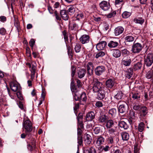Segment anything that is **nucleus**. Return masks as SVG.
<instances>
[{
	"label": "nucleus",
	"mask_w": 153,
	"mask_h": 153,
	"mask_svg": "<svg viewBox=\"0 0 153 153\" xmlns=\"http://www.w3.org/2000/svg\"><path fill=\"white\" fill-rule=\"evenodd\" d=\"M91 86L88 88L92 90L94 93H98L97 98L99 100L103 99L105 97L106 92L105 87L102 82H100L96 78H94L91 83Z\"/></svg>",
	"instance_id": "obj_1"
},
{
	"label": "nucleus",
	"mask_w": 153,
	"mask_h": 153,
	"mask_svg": "<svg viewBox=\"0 0 153 153\" xmlns=\"http://www.w3.org/2000/svg\"><path fill=\"white\" fill-rule=\"evenodd\" d=\"M32 125L31 122L29 120H26L24 121L23 123V130L25 129V132L26 134L30 135V132L32 130Z\"/></svg>",
	"instance_id": "obj_2"
},
{
	"label": "nucleus",
	"mask_w": 153,
	"mask_h": 153,
	"mask_svg": "<svg viewBox=\"0 0 153 153\" xmlns=\"http://www.w3.org/2000/svg\"><path fill=\"white\" fill-rule=\"evenodd\" d=\"M119 104L118 111L119 112L125 114L128 112V106L126 102L123 101L122 102H120Z\"/></svg>",
	"instance_id": "obj_3"
},
{
	"label": "nucleus",
	"mask_w": 153,
	"mask_h": 153,
	"mask_svg": "<svg viewBox=\"0 0 153 153\" xmlns=\"http://www.w3.org/2000/svg\"><path fill=\"white\" fill-rule=\"evenodd\" d=\"M153 62V55L151 53L148 54L144 59V63L147 66H150Z\"/></svg>",
	"instance_id": "obj_4"
},
{
	"label": "nucleus",
	"mask_w": 153,
	"mask_h": 153,
	"mask_svg": "<svg viewBox=\"0 0 153 153\" xmlns=\"http://www.w3.org/2000/svg\"><path fill=\"white\" fill-rule=\"evenodd\" d=\"M142 48V46L140 43H137L134 44L132 46L131 51L134 53H138L140 52Z\"/></svg>",
	"instance_id": "obj_5"
},
{
	"label": "nucleus",
	"mask_w": 153,
	"mask_h": 153,
	"mask_svg": "<svg viewBox=\"0 0 153 153\" xmlns=\"http://www.w3.org/2000/svg\"><path fill=\"white\" fill-rule=\"evenodd\" d=\"M94 65L93 63L89 62L87 64L86 68L87 74L89 76H91L94 74Z\"/></svg>",
	"instance_id": "obj_6"
},
{
	"label": "nucleus",
	"mask_w": 153,
	"mask_h": 153,
	"mask_svg": "<svg viewBox=\"0 0 153 153\" xmlns=\"http://www.w3.org/2000/svg\"><path fill=\"white\" fill-rule=\"evenodd\" d=\"M10 86L11 90L14 92L19 91L21 89L20 85L16 82H10Z\"/></svg>",
	"instance_id": "obj_7"
},
{
	"label": "nucleus",
	"mask_w": 153,
	"mask_h": 153,
	"mask_svg": "<svg viewBox=\"0 0 153 153\" xmlns=\"http://www.w3.org/2000/svg\"><path fill=\"white\" fill-rule=\"evenodd\" d=\"M105 71V68L102 65L97 67L94 70L95 74L97 76H100Z\"/></svg>",
	"instance_id": "obj_8"
},
{
	"label": "nucleus",
	"mask_w": 153,
	"mask_h": 153,
	"mask_svg": "<svg viewBox=\"0 0 153 153\" xmlns=\"http://www.w3.org/2000/svg\"><path fill=\"white\" fill-rule=\"evenodd\" d=\"M100 6L101 9L104 11L108 10L110 7L109 4L105 1H102L100 4Z\"/></svg>",
	"instance_id": "obj_9"
},
{
	"label": "nucleus",
	"mask_w": 153,
	"mask_h": 153,
	"mask_svg": "<svg viewBox=\"0 0 153 153\" xmlns=\"http://www.w3.org/2000/svg\"><path fill=\"white\" fill-rule=\"evenodd\" d=\"M117 129L116 127L109 128L107 131L104 134V135H107L115 137V133L117 132Z\"/></svg>",
	"instance_id": "obj_10"
},
{
	"label": "nucleus",
	"mask_w": 153,
	"mask_h": 153,
	"mask_svg": "<svg viewBox=\"0 0 153 153\" xmlns=\"http://www.w3.org/2000/svg\"><path fill=\"white\" fill-rule=\"evenodd\" d=\"M105 138L101 136L97 137L96 139V143L97 146H99L103 144L105 142Z\"/></svg>",
	"instance_id": "obj_11"
},
{
	"label": "nucleus",
	"mask_w": 153,
	"mask_h": 153,
	"mask_svg": "<svg viewBox=\"0 0 153 153\" xmlns=\"http://www.w3.org/2000/svg\"><path fill=\"white\" fill-rule=\"evenodd\" d=\"M95 114L93 111L88 112L86 115V120L87 121H90L93 120L95 117Z\"/></svg>",
	"instance_id": "obj_12"
},
{
	"label": "nucleus",
	"mask_w": 153,
	"mask_h": 153,
	"mask_svg": "<svg viewBox=\"0 0 153 153\" xmlns=\"http://www.w3.org/2000/svg\"><path fill=\"white\" fill-rule=\"evenodd\" d=\"M106 42L105 41H102L98 43L96 45V48L98 51L103 50L106 45Z\"/></svg>",
	"instance_id": "obj_13"
},
{
	"label": "nucleus",
	"mask_w": 153,
	"mask_h": 153,
	"mask_svg": "<svg viewBox=\"0 0 153 153\" xmlns=\"http://www.w3.org/2000/svg\"><path fill=\"white\" fill-rule=\"evenodd\" d=\"M131 63V59H126L123 57L121 63L122 65L127 67L130 66Z\"/></svg>",
	"instance_id": "obj_14"
},
{
	"label": "nucleus",
	"mask_w": 153,
	"mask_h": 153,
	"mask_svg": "<svg viewBox=\"0 0 153 153\" xmlns=\"http://www.w3.org/2000/svg\"><path fill=\"white\" fill-rule=\"evenodd\" d=\"M79 40L82 44L87 43L89 42V37L87 35H84L80 38Z\"/></svg>",
	"instance_id": "obj_15"
},
{
	"label": "nucleus",
	"mask_w": 153,
	"mask_h": 153,
	"mask_svg": "<svg viewBox=\"0 0 153 153\" xmlns=\"http://www.w3.org/2000/svg\"><path fill=\"white\" fill-rule=\"evenodd\" d=\"M144 124L143 122H141L139 124L138 126L135 127V131L137 133L138 131L141 132L144 130Z\"/></svg>",
	"instance_id": "obj_16"
},
{
	"label": "nucleus",
	"mask_w": 153,
	"mask_h": 153,
	"mask_svg": "<svg viewBox=\"0 0 153 153\" xmlns=\"http://www.w3.org/2000/svg\"><path fill=\"white\" fill-rule=\"evenodd\" d=\"M86 72V70L85 69L80 68L77 73L78 77L80 79L83 77L85 75Z\"/></svg>",
	"instance_id": "obj_17"
},
{
	"label": "nucleus",
	"mask_w": 153,
	"mask_h": 153,
	"mask_svg": "<svg viewBox=\"0 0 153 153\" xmlns=\"http://www.w3.org/2000/svg\"><path fill=\"white\" fill-rule=\"evenodd\" d=\"M124 29L121 26L116 27L114 30V33L116 36H117L122 34L123 32Z\"/></svg>",
	"instance_id": "obj_18"
},
{
	"label": "nucleus",
	"mask_w": 153,
	"mask_h": 153,
	"mask_svg": "<svg viewBox=\"0 0 153 153\" xmlns=\"http://www.w3.org/2000/svg\"><path fill=\"white\" fill-rule=\"evenodd\" d=\"M60 15L63 20H68L69 16L66 10H61L60 11Z\"/></svg>",
	"instance_id": "obj_19"
},
{
	"label": "nucleus",
	"mask_w": 153,
	"mask_h": 153,
	"mask_svg": "<svg viewBox=\"0 0 153 153\" xmlns=\"http://www.w3.org/2000/svg\"><path fill=\"white\" fill-rule=\"evenodd\" d=\"M140 115L145 116L148 113L147 108L145 106H141L139 111Z\"/></svg>",
	"instance_id": "obj_20"
},
{
	"label": "nucleus",
	"mask_w": 153,
	"mask_h": 153,
	"mask_svg": "<svg viewBox=\"0 0 153 153\" xmlns=\"http://www.w3.org/2000/svg\"><path fill=\"white\" fill-rule=\"evenodd\" d=\"M104 136L106 139V140L108 144H112L114 143V136H108V135H104Z\"/></svg>",
	"instance_id": "obj_21"
},
{
	"label": "nucleus",
	"mask_w": 153,
	"mask_h": 153,
	"mask_svg": "<svg viewBox=\"0 0 153 153\" xmlns=\"http://www.w3.org/2000/svg\"><path fill=\"white\" fill-rule=\"evenodd\" d=\"M84 141L87 145H89L91 143V138L89 135L87 134L84 136Z\"/></svg>",
	"instance_id": "obj_22"
},
{
	"label": "nucleus",
	"mask_w": 153,
	"mask_h": 153,
	"mask_svg": "<svg viewBox=\"0 0 153 153\" xmlns=\"http://www.w3.org/2000/svg\"><path fill=\"white\" fill-rule=\"evenodd\" d=\"M107 117L105 115H102L100 116L98 118V121L99 123L105 124L107 120Z\"/></svg>",
	"instance_id": "obj_23"
},
{
	"label": "nucleus",
	"mask_w": 153,
	"mask_h": 153,
	"mask_svg": "<svg viewBox=\"0 0 153 153\" xmlns=\"http://www.w3.org/2000/svg\"><path fill=\"white\" fill-rule=\"evenodd\" d=\"M133 69L130 68H128L126 71V77L128 79L130 78L132 76L133 74Z\"/></svg>",
	"instance_id": "obj_24"
},
{
	"label": "nucleus",
	"mask_w": 153,
	"mask_h": 153,
	"mask_svg": "<svg viewBox=\"0 0 153 153\" xmlns=\"http://www.w3.org/2000/svg\"><path fill=\"white\" fill-rule=\"evenodd\" d=\"M77 120L78 121V128H83V124L82 121V117L79 115L77 117Z\"/></svg>",
	"instance_id": "obj_25"
},
{
	"label": "nucleus",
	"mask_w": 153,
	"mask_h": 153,
	"mask_svg": "<svg viewBox=\"0 0 153 153\" xmlns=\"http://www.w3.org/2000/svg\"><path fill=\"white\" fill-rule=\"evenodd\" d=\"M112 52L113 56L115 58H118L121 56V52L118 49L113 50Z\"/></svg>",
	"instance_id": "obj_26"
},
{
	"label": "nucleus",
	"mask_w": 153,
	"mask_h": 153,
	"mask_svg": "<svg viewBox=\"0 0 153 153\" xmlns=\"http://www.w3.org/2000/svg\"><path fill=\"white\" fill-rule=\"evenodd\" d=\"M118 45V42L113 41H110L108 44V46L110 48H112L117 47Z\"/></svg>",
	"instance_id": "obj_27"
},
{
	"label": "nucleus",
	"mask_w": 153,
	"mask_h": 153,
	"mask_svg": "<svg viewBox=\"0 0 153 153\" xmlns=\"http://www.w3.org/2000/svg\"><path fill=\"white\" fill-rule=\"evenodd\" d=\"M146 76L148 79H150L153 78V68H152L151 70L147 72ZM152 82L153 83V79H152Z\"/></svg>",
	"instance_id": "obj_28"
},
{
	"label": "nucleus",
	"mask_w": 153,
	"mask_h": 153,
	"mask_svg": "<svg viewBox=\"0 0 153 153\" xmlns=\"http://www.w3.org/2000/svg\"><path fill=\"white\" fill-rule=\"evenodd\" d=\"M142 64L141 62H138L134 65L133 69L134 71L139 70L142 67Z\"/></svg>",
	"instance_id": "obj_29"
},
{
	"label": "nucleus",
	"mask_w": 153,
	"mask_h": 153,
	"mask_svg": "<svg viewBox=\"0 0 153 153\" xmlns=\"http://www.w3.org/2000/svg\"><path fill=\"white\" fill-rule=\"evenodd\" d=\"M105 84L107 87L111 88L114 86V83L113 81L111 79H108L106 81Z\"/></svg>",
	"instance_id": "obj_30"
},
{
	"label": "nucleus",
	"mask_w": 153,
	"mask_h": 153,
	"mask_svg": "<svg viewBox=\"0 0 153 153\" xmlns=\"http://www.w3.org/2000/svg\"><path fill=\"white\" fill-rule=\"evenodd\" d=\"M87 100V97L85 93H82L80 95L79 98V101L80 102H83L84 103L86 102Z\"/></svg>",
	"instance_id": "obj_31"
},
{
	"label": "nucleus",
	"mask_w": 153,
	"mask_h": 153,
	"mask_svg": "<svg viewBox=\"0 0 153 153\" xmlns=\"http://www.w3.org/2000/svg\"><path fill=\"white\" fill-rule=\"evenodd\" d=\"M132 97L134 100H139L140 98V93L138 91H136L134 93H132Z\"/></svg>",
	"instance_id": "obj_32"
},
{
	"label": "nucleus",
	"mask_w": 153,
	"mask_h": 153,
	"mask_svg": "<svg viewBox=\"0 0 153 153\" xmlns=\"http://www.w3.org/2000/svg\"><path fill=\"white\" fill-rule=\"evenodd\" d=\"M105 126L107 128H111L114 125V122L112 120H110L106 122Z\"/></svg>",
	"instance_id": "obj_33"
},
{
	"label": "nucleus",
	"mask_w": 153,
	"mask_h": 153,
	"mask_svg": "<svg viewBox=\"0 0 153 153\" xmlns=\"http://www.w3.org/2000/svg\"><path fill=\"white\" fill-rule=\"evenodd\" d=\"M122 140L124 141H127L129 138L128 134L126 132H123L121 134Z\"/></svg>",
	"instance_id": "obj_34"
},
{
	"label": "nucleus",
	"mask_w": 153,
	"mask_h": 153,
	"mask_svg": "<svg viewBox=\"0 0 153 153\" xmlns=\"http://www.w3.org/2000/svg\"><path fill=\"white\" fill-rule=\"evenodd\" d=\"M118 125L120 127L123 128L125 129H127L128 128V125L126 122L123 121L119 122Z\"/></svg>",
	"instance_id": "obj_35"
},
{
	"label": "nucleus",
	"mask_w": 153,
	"mask_h": 153,
	"mask_svg": "<svg viewBox=\"0 0 153 153\" xmlns=\"http://www.w3.org/2000/svg\"><path fill=\"white\" fill-rule=\"evenodd\" d=\"M134 21L136 23H138L142 25L144 22V20L141 18H135L134 19Z\"/></svg>",
	"instance_id": "obj_36"
},
{
	"label": "nucleus",
	"mask_w": 153,
	"mask_h": 153,
	"mask_svg": "<svg viewBox=\"0 0 153 153\" xmlns=\"http://www.w3.org/2000/svg\"><path fill=\"white\" fill-rule=\"evenodd\" d=\"M123 3V0H115V5L117 7H121Z\"/></svg>",
	"instance_id": "obj_37"
},
{
	"label": "nucleus",
	"mask_w": 153,
	"mask_h": 153,
	"mask_svg": "<svg viewBox=\"0 0 153 153\" xmlns=\"http://www.w3.org/2000/svg\"><path fill=\"white\" fill-rule=\"evenodd\" d=\"M84 153H96V151L94 147H91L89 149L85 150Z\"/></svg>",
	"instance_id": "obj_38"
},
{
	"label": "nucleus",
	"mask_w": 153,
	"mask_h": 153,
	"mask_svg": "<svg viewBox=\"0 0 153 153\" xmlns=\"http://www.w3.org/2000/svg\"><path fill=\"white\" fill-rule=\"evenodd\" d=\"M123 96V93L121 91H119L115 95L114 98L117 100L121 99Z\"/></svg>",
	"instance_id": "obj_39"
},
{
	"label": "nucleus",
	"mask_w": 153,
	"mask_h": 153,
	"mask_svg": "<svg viewBox=\"0 0 153 153\" xmlns=\"http://www.w3.org/2000/svg\"><path fill=\"white\" fill-rule=\"evenodd\" d=\"M105 54V52L103 51H100L97 52L95 58L98 59L104 56Z\"/></svg>",
	"instance_id": "obj_40"
},
{
	"label": "nucleus",
	"mask_w": 153,
	"mask_h": 153,
	"mask_svg": "<svg viewBox=\"0 0 153 153\" xmlns=\"http://www.w3.org/2000/svg\"><path fill=\"white\" fill-rule=\"evenodd\" d=\"M108 113L112 117H114L116 114V110L114 108L111 109L109 110Z\"/></svg>",
	"instance_id": "obj_41"
},
{
	"label": "nucleus",
	"mask_w": 153,
	"mask_h": 153,
	"mask_svg": "<svg viewBox=\"0 0 153 153\" xmlns=\"http://www.w3.org/2000/svg\"><path fill=\"white\" fill-rule=\"evenodd\" d=\"M15 21L14 26L16 27L17 31L19 32L20 30L19 22L17 20H16L15 19Z\"/></svg>",
	"instance_id": "obj_42"
},
{
	"label": "nucleus",
	"mask_w": 153,
	"mask_h": 153,
	"mask_svg": "<svg viewBox=\"0 0 153 153\" xmlns=\"http://www.w3.org/2000/svg\"><path fill=\"white\" fill-rule=\"evenodd\" d=\"M129 115L130 117L132 119H135L137 118L135 112L133 110L130 111Z\"/></svg>",
	"instance_id": "obj_43"
},
{
	"label": "nucleus",
	"mask_w": 153,
	"mask_h": 153,
	"mask_svg": "<svg viewBox=\"0 0 153 153\" xmlns=\"http://www.w3.org/2000/svg\"><path fill=\"white\" fill-rule=\"evenodd\" d=\"M69 27L71 30H76L78 29V26L76 24L74 23L73 25H69Z\"/></svg>",
	"instance_id": "obj_44"
},
{
	"label": "nucleus",
	"mask_w": 153,
	"mask_h": 153,
	"mask_svg": "<svg viewBox=\"0 0 153 153\" xmlns=\"http://www.w3.org/2000/svg\"><path fill=\"white\" fill-rule=\"evenodd\" d=\"M81 48V45L79 43H77L76 44V45L74 48L75 51L76 52L78 53L80 51Z\"/></svg>",
	"instance_id": "obj_45"
},
{
	"label": "nucleus",
	"mask_w": 153,
	"mask_h": 153,
	"mask_svg": "<svg viewBox=\"0 0 153 153\" xmlns=\"http://www.w3.org/2000/svg\"><path fill=\"white\" fill-rule=\"evenodd\" d=\"M67 49L68 54L70 58H72L73 56V54L71 48L69 46H67Z\"/></svg>",
	"instance_id": "obj_46"
},
{
	"label": "nucleus",
	"mask_w": 153,
	"mask_h": 153,
	"mask_svg": "<svg viewBox=\"0 0 153 153\" xmlns=\"http://www.w3.org/2000/svg\"><path fill=\"white\" fill-rule=\"evenodd\" d=\"M121 53L123 56H128L130 54V52L126 49L122 50Z\"/></svg>",
	"instance_id": "obj_47"
},
{
	"label": "nucleus",
	"mask_w": 153,
	"mask_h": 153,
	"mask_svg": "<svg viewBox=\"0 0 153 153\" xmlns=\"http://www.w3.org/2000/svg\"><path fill=\"white\" fill-rule=\"evenodd\" d=\"M116 14V11H111L110 13L107 14L106 16L108 18H111L115 16Z\"/></svg>",
	"instance_id": "obj_48"
},
{
	"label": "nucleus",
	"mask_w": 153,
	"mask_h": 153,
	"mask_svg": "<svg viewBox=\"0 0 153 153\" xmlns=\"http://www.w3.org/2000/svg\"><path fill=\"white\" fill-rule=\"evenodd\" d=\"M75 11V8L73 6H71L69 7L68 10V12L71 13V15L73 14L74 13Z\"/></svg>",
	"instance_id": "obj_49"
},
{
	"label": "nucleus",
	"mask_w": 153,
	"mask_h": 153,
	"mask_svg": "<svg viewBox=\"0 0 153 153\" xmlns=\"http://www.w3.org/2000/svg\"><path fill=\"white\" fill-rule=\"evenodd\" d=\"M125 39L127 41L130 42H132L134 40V38L133 36L128 35L126 37Z\"/></svg>",
	"instance_id": "obj_50"
},
{
	"label": "nucleus",
	"mask_w": 153,
	"mask_h": 153,
	"mask_svg": "<svg viewBox=\"0 0 153 153\" xmlns=\"http://www.w3.org/2000/svg\"><path fill=\"white\" fill-rule=\"evenodd\" d=\"M130 13L125 11L122 14V16L123 18H128L130 16Z\"/></svg>",
	"instance_id": "obj_51"
},
{
	"label": "nucleus",
	"mask_w": 153,
	"mask_h": 153,
	"mask_svg": "<svg viewBox=\"0 0 153 153\" xmlns=\"http://www.w3.org/2000/svg\"><path fill=\"white\" fill-rule=\"evenodd\" d=\"M54 14L56 19L57 20L60 21L61 20V17L59 16V14L56 10H55L54 12Z\"/></svg>",
	"instance_id": "obj_52"
},
{
	"label": "nucleus",
	"mask_w": 153,
	"mask_h": 153,
	"mask_svg": "<svg viewBox=\"0 0 153 153\" xmlns=\"http://www.w3.org/2000/svg\"><path fill=\"white\" fill-rule=\"evenodd\" d=\"M76 68L74 66H72L71 67V76L72 77H73L76 73Z\"/></svg>",
	"instance_id": "obj_53"
},
{
	"label": "nucleus",
	"mask_w": 153,
	"mask_h": 153,
	"mask_svg": "<svg viewBox=\"0 0 153 153\" xmlns=\"http://www.w3.org/2000/svg\"><path fill=\"white\" fill-rule=\"evenodd\" d=\"M141 107V106H140L139 104H134L133 107V108L134 110H139V109H140Z\"/></svg>",
	"instance_id": "obj_54"
},
{
	"label": "nucleus",
	"mask_w": 153,
	"mask_h": 153,
	"mask_svg": "<svg viewBox=\"0 0 153 153\" xmlns=\"http://www.w3.org/2000/svg\"><path fill=\"white\" fill-rule=\"evenodd\" d=\"M71 90L72 92L75 93H77V92L79 91V89L77 88L75 85L74 87H71Z\"/></svg>",
	"instance_id": "obj_55"
},
{
	"label": "nucleus",
	"mask_w": 153,
	"mask_h": 153,
	"mask_svg": "<svg viewBox=\"0 0 153 153\" xmlns=\"http://www.w3.org/2000/svg\"><path fill=\"white\" fill-rule=\"evenodd\" d=\"M77 143L79 145H81L82 144V136H78L77 137Z\"/></svg>",
	"instance_id": "obj_56"
},
{
	"label": "nucleus",
	"mask_w": 153,
	"mask_h": 153,
	"mask_svg": "<svg viewBox=\"0 0 153 153\" xmlns=\"http://www.w3.org/2000/svg\"><path fill=\"white\" fill-rule=\"evenodd\" d=\"M16 95L17 97L21 100H22L23 99L22 95L19 91H18L17 92Z\"/></svg>",
	"instance_id": "obj_57"
},
{
	"label": "nucleus",
	"mask_w": 153,
	"mask_h": 153,
	"mask_svg": "<svg viewBox=\"0 0 153 153\" xmlns=\"http://www.w3.org/2000/svg\"><path fill=\"white\" fill-rule=\"evenodd\" d=\"M79 108V103H76L75 104V106L74 107V110L75 113H76L77 110Z\"/></svg>",
	"instance_id": "obj_58"
},
{
	"label": "nucleus",
	"mask_w": 153,
	"mask_h": 153,
	"mask_svg": "<svg viewBox=\"0 0 153 153\" xmlns=\"http://www.w3.org/2000/svg\"><path fill=\"white\" fill-rule=\"evenodd\" d=\"M95 105L96 107L98 108H100L102 107V103L100 101H98L96 102L95 104Z\"/></svg>",
	"instance_id": "obj_59"
},
{
	"label": "nucleus",
	"mask_w": 153,
	"mask_h": 153,
	"mask_svg": "<svg viewBox=\"0 0 153 153\" xmlns=\"http://www.w3.org/2000/svg\"><path fill=\"white\" fill-rule=\"evenodd\" d=\"M48 10L50 14H52L53 13V10L52 7L49 4L48 6Z\"/></svg>",
	"instance_id": "obj_60"
},
{
	"label": "nucleus",
	"mask_w": 153,
	"mask_h": 153,
	"mask_svg": "<svg viewBox=\"0 0 153 153\" xmlns=\"http://www.w3.org/2000/svg\"><path fill=\"white\" fill-rule=\"evenodd\" d=\"M36 147H33V146H31L30 144H28L27 145V148L28 150H30V151H32L33 150H34Z\"/></svg>",
	"instance_id": "obj_61"
},
{
	"label": "nucleus",
	"mask_w": 153,
	"mask_h": 153,
	"mask_svg": "<svg viewBox=\"0 0 153 153\" xmlns=\"http://www.w3.org/2000/svg\"><path fill=\"white\" fill-rule=\"evenodd\" d=\"M84 17L83 14L82 13H80L77 14L76 17L77 19L79 20L82 18Z\"/></svg>",
	"instance_id": "obj_62"
},
{
	"label": "nucleus",
	"mask_w": 153,
	"mask_h": 153,
	"mask_svg": "<svg viewBox=\"0 0 153 153\" xmlns=\"http://www.w3.org/2000/svg\"><path fill=\"white\" fill-rule=\"evenodd\" d=\"M6 33V30L4 28L0 29V34L2 35H4Z\"/></svg>",
	"instance_id": "obj_63"
},
{
	"label": "nucleus",
	"mask_w": 153,
	"mask_h": 153,
	"mask_svg": "<svg viewBox=\"0 0 153 153\" xmlns=\"http://www.w3.org/2000/svg\"><path fill=\"white\" fill-rule=\"evenodd\" d=\"M100 129L99 127H95L94 129V133L96 134H98L100 132Z\"/></svg>",
	"instance_id": "obj_64"
}]
</instances>
